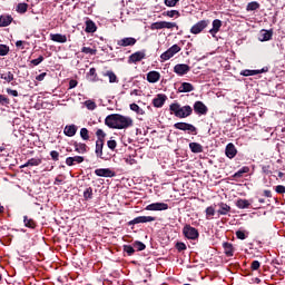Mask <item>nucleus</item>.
<instances>
[{
  "instance_id": "53",
  "label": "nucleus",
  "mask_w": 285,
  "mask_h": 285,
  "mask_svg": "<svg viewBox=\"0 0 285 285\" xmlns=\"http://www.w3.org/2000/svg\"><path fill=\"white\" fill-rule=\"evenodd\" d=\"M107 146L109 148V150H116L117 148V140L115 139H110L107 141Z\"/></svg>"
},
{
  "instance_id": "6",
  "label": "nucleus",
  "mask_w": 285,
  "mask_h": 285,
  "mask_svg": "<svg viewBox=\"0 0 285 285\" xmlns=\"http://www.w3.org/2000/svg\"><path fill=\"white\" fill-rule=\"evenodd\" d=\"M174 128L176 130H184L187 131L189 135H197V127H195V125L193 124H188V122H176L174 125Z\"/></svg>"
},
{
  "instance_id": "29",
  "label": "nucleus",
  "mask_w": 285,
  "mask_h": 285,
  "mask_svg": "<svg viewBox=\"0 0 285 285\" xmlns=\"http://www.w3.org/2000/svg\"><path fill=\"white\" fill-rule=\"evenodd\" d=\"M41 158H30L26 164L21 165L20 168H28L30 166H41Z\"/></svg>"
},
{
  "instance_id": "38",
  "label": "nucleus",
  "mask_w": 285,
  "mask_h": 285,
  "mask_svg": "<svg viewBox=\"0 0 285 285\" xmlns=\"http://www.w3.org/2000/svg\"><path fill=\"white\" fill-rule=\"evenodd\" d=\"M124 253H127L129 257H132L135 255V246L134 245H124L122 246Z\"/></svg>"
},
{
  "instance_id": "52",
  "label": "nucleus",
  "mask_w": 285,
  "mask_h": 285,
  "mask_svg": "<svg viewBox=\"0 0 285 285\" xmlns=\"http://www.w3.org/2000/svg\"><path fill=\"white\" fill-rule=\"evenodd\" d=\"M0 106H10V98L0 94Z\"/></svg>"
},
{
  "instance_id": "48",
  "label": "nucleus",
  "mask_w": 285,
  "mask_h": 285,
  "mask_svg": "<svg viewBox=\"0 0 285 285\" xmlns=\"http://www.w3.org/2000/svg\"><path fill=\"white\" fill-rule=\"evenodd\" d=\"M130 110H132L134 112H137V115H144V109H141L139 105L135 102L130 105Z\"/></svg>"
},
{
  "instance_id": "23",
  "label": "nucleus",
  "mask_w": 285,
  "mask_h": 285,
  "mask_svg": "<svg viewBox=\"0 0 285 285\" xmlns=\"http://www.w3.org/2000/svg\"><path fill=\"white\" fill-rule=\"evenodd\" d=\"M266 72V69H257V70H250V69H245L240 71V75L243 77H255V75H262Z\"/></svg>"
},
{
  "instance_id": "49",
  "label": "nucleus",
  "mask_w": 285,
  "mask_h": 285,
  "mask_svg": "<svg viewBox=\"0 0 285 285\" xmlns=\"http://www.w3.org/2000/svg\"><path fill=\"white\" fill-rule=\"evenodd\" d=\"M206 213V219H210V217H215V207L209 206L205 210Z\"/></svg>"
},
{
  "instance_id": "42",
  "label": "nucleus",
  "mask_w": 285,
  "mask_h": 285,
  "mask_svg": "<svg viewBox=\"0 0 285 285\" xmlns=\"http://www.w3.org/2000/svg\"><path fill=\"white\" fill-rule=\"evenodd\" d=\"M163 17H169L170 19H173V17H181V13H179L178 10H170L163 12Z\"/></svg>"
},
{
  "instance_id": "11",
  "label": "nucleus",
  "mask_w": 285,
  "mask_h": 285,
  "mask_svg": "<svg viewBox=\"0 0 285 285\" xmlns=\"http://www.w3.org/2000/svg\"><path fill=\"white\" fill-rule=\"evenodd\" d=\"M168 99V96L164 94H158L154 99H153V106L154 108H164V104H166V100Z\"/></svg>"
},
{
  "instance_id": "27",
  "label": "nucleus",
  "mask_w": 285,
  "mask_h": 285,
  "mask_svg": "<svg viewBox=\"0 0 285 285\" xmlns=\"http://www.w3.org/2000/svg\"><path fill=\"white\" fill-rule=\"evenodd\" d=\"M85 32L87 33H94L97 32V24L95 23V21L87 19L85 22Z\"/></svg>"
},
{
  "instance_id": "39",
  "label": "nucleus",
  "mask_w": 285,
  "mask_h": 285,
  "mask_svg": "<svg viewBox=\"0 0 285 285\" xmlns=\"http://www.w3.org/2000/svg\"><path fill=\"white\" fill-rule=\"evenodd\" d=\"M247 12L259 10V3L257 1L249 2L246 7Z\"/></svg>"
},
{
  "instance_id": "37",
  "label": "nucleus",
  "mask_w": 285,
  "mask_h": 285,
  "mask_svg": "<svg viewBox=\"0 0 285 285\" xmlns=\"http://www.w3.org/2000/svg\"><path fill=\"white\" fill-rule=\"evenodd\" d=\"M236 206H237V208H240V209L249 208L250 203H249L248 200H246V199L239 198V199L236 202Z\"/></svg>"
},
{
  "instance_id": "64",
  "label": "nucleus",
  "mask_w": 285,
  "mask_h": 285,
  "mask_svg": "<svg viewBox=\"0 0 285 285\" xmlns=\"http://www.w3.org/2000/svg\"><path fill=\"white\" fill-rule=\"evenodd\" d=\"M125 163L129 166H134V164H137V160L129 156L128 158H125Z\"/></svg>"
},
{
  "instance_id": "43",
  "label": "nucleus",
  "mask_w": 285,
  "mask_h": 285,
  "mask_svg": "<svg viewBox=\"0 0 285 285\" xmlns=\"http://www.w3.org/2000/svg\"><path fill=\"white\" fill-rule=\"evenodd\" d=\"M96 137V141H106V132L104 131V129H97Z\"/></svg>"
},
{
  "instance_id": "47",
  "label": "nucleus",
  "mask_w": 285,
  "mask_h": 285,
  "mask_svg": "<svg viewBox=\"0 0 285 285\" xmlns=\"http://www.w3.org/2000/svg\"><path fill=\"white\" fill-rule=\"evenodd\" d=\"M85 106H86L87 110H96L97 109V102H95L92 100H86Z\"/></svg>"
},
{
  "instance_id": "8",
  "label": "nucleus",
  "mask_w": 285,
  "mask_h": 285,
  "mask_svg": "<svg viewBox=\"0 0 285 285\" xmlns=\"http://www.w3.org/2000/svg\"><path fill=\"white\" fill-rule=\"evenodd\" d=\"M150 222H157V217L155 216H138L132 220L128 222V226H135L137 224H148Z\"/></svg>"
},
{
  "instance_id": "32",
  "label": "nucleus",
  "mask_w": 285,
  "mask_h": 285,
  "mask_svg": "<svg viewBox=\"0 0 285 285\" xmlns=\"http://www.w3.org/2000/svg\"><path fill=\"white\" fill-rule=\"evenodd\" d=\"M104 77L109 78V83H119V79L117 78V75L112 70H108L107 72L102 73Z\"/></svg>"
},
{
  "instance_id": "19",
  "label": "nucleus",
  "mask_w": 285,
  "mask_h": 285,
  "mask_svg": "<svg viewBox=\"0 0 285 285\" xmlns=\"http://www.w3.org/2000/svg\"><path fill=\"white\" fill-rule=\"evenodd\" d=\"M50 40L55 41V43H66L68 41V37L61 33H50Z\"/></svg>"
},
{
  "instance_id": "28",
  "label": "nucleus",
  "mask_w": 285,
  "mask_h": 285,
  "mask_svg": "<svg viewBox=\"0 0 285 285\" xmlns=\"http://www.w3.org/2000/svg\"><path fill=\"white\" fill-rule=\"evenodd\" d=\"M223 248L227 257H233V255H235V247H233V244L225 242L223 243Z\"/></svg>"
},
{
  "instance_id": "58",
  "label": "nucleus",
  "mask_w": 285,
  "mask_h": 285,
  "mask_svg": "<svg viewBox=\"0 0 285 285\" xmlns=\"http://www.w3.org/2000/svg\"><path fill=\"white\" fill-rule=\"evenodd\" d=\"M73 164H83L85 159L83 156H73Z\"/></svg>"
},
{
  "instance_id": "15",
  "label": "nucleus",
  "mask_w": 285,
  "mask_h": 285,
  "mask_svg": "<svg viewBox=\"0 0 285 285\" xmlns=\"http://www.w3.org/2000/svg\"><path fill=\"white\" fill-rule=\"evenodd\" d=\"M145 210H168L166 203H153L146 206Z\"/></svg>"
},
{
  "instance_id": "62",
  "label": "nucleus",
  "mask_w": 285,
  "mask_h": 285,
  "mask_svg": "<svg viewBox=\"0 0 285 285\" xmlns=\"http://www.w3.org/2000/svg\"><path fill=\"white\" fill-rule=\"evenodd\" d=\"M7 94L11 95V97H19V91L11 88H7Z\"/></svg>"
},
{
  "instance_id": "20",
  "label": "nucleus",
  "mask_w": 285,
  "mask_h": 285,
  "mask_svg": "<svg viewBox=\"0 0 285 285\" xmlns=\"http://www.w3.org/2000/svg\"><path fill=\"white\" fill-rule=\"evenodd\" d=\"M258 39L259 41H271V39H273V29H262Z\"/></svg>"
},
{
  "instance_id": "51",
  "label": "nucleus",
  "mask_w": 285,
  "mask_h": 285,
  "mask_svg": "<svg viewBox=\"0 0 285 285\" xmlns=\"http://www.w3.org/2000/svg\"><path fill=\"white\" fill-rule=\"evenodd\" d=\"M81 52H83V55H97V49H92L90 47H82Z\"/></svg>"
},
{
  "instance_id": "2",
  "label": "nucleus",
  "mask_w": 285,
  "mask_h": 285,
  "mask_svg": "<svg viewBox=\"0 0 285 285\" xmlns=\"http://www.w3.org/2000/svg\"><path fill=\"white\" fill-rule=\"evenodd\" d=\"M170 115H175L178 119H186L193 115V107L190 105L183 106L179 102H174L169 106Z\"/></svg>"
},
{
  "instance_id": "26",
  "label": "nucleus",
  "mask_w": 285,
  "mask_h": 285,
  "mask_svg": "<svg viewBox=\"0 0 285 285\" xmlns=\"http://www.w3.org/2000/svg\"><path fill=\"white\" fill-rule=\"evenodd\" d=\"M212 26L213 28L209 30V35H212V37H215V35H217V32H219V30L222 29V20L215 19Z\"/></svg>"
},
{
  "instance_id": "55",
  "label": "nucleus",
  "mask_w": 285,
  "mask_h": 285,
  "mask_svg": "<svg viewBox=\"0 0 285 285\" xmlns=\"http://www.w3.org/2000/svg\"><path fill=\"white\" fill-rule=\"evenodd\" d=\"M50 157H51L52 161H59V151L51 150L50 151Z\"/></svg>"
},
{
  "instance_id": "35",
  "label": "nucleus",
  "mask_w": 285,
  "mask_h": 285,
  "mask_svg": "<svg viewBox=\"0 0 285 285\" xmlns=\"http://www.w3.org/2000/svg\"><path fill=\"white\" fill-rule=\"evenodd\" d=\"M218 206V215H227L228 213H230V206H228V204L219 203Z\"/></svg>"
},
{
  "instance_id": "61",
  "label": "nucleus",
  "mask_w": 285,
  "mask_h": 285,
  "mask_svg": "<svg viewBox=\"0 0 285 285\" xmlns=\"http://www.w3.org/2000/svg\"><path fill=\"white\" fill-rule=\"evenodd\" d=\"M26 45H28V42H26V41H23V40H18L17 42H16V48H20V50H23L26 47H23V46H26Z\"/></svg>"
},
{
  "instance_id": "34",
  "label": "nucleus",
  "mask_w": 285,
  "mask_h": 285,
  "mask_svg": "<svg viewBox=\"0 0 285 285\" xmlns=\"http://www.w3.org/2000/svg\"><path fill=\"white\" fill-rule=\"evenodd\" d=\"M247 173H250V167L248 166H244L242 167L238 171H236L233 177L235 179H239V177H244V175H246Z\"/></svg>"
},
{
  "instance_id": "17",
  "label": "nucleus",
  "mask_w": 285,
  "mask_h": 285,
  "mask_svg": "<svg viewBox=\"0 0 285 285\" xmlns=\"http://www.w3.org/2000/svg\"><path fill=\"white\" fill-rule=\"evenodd\" d=\"M95 175L97 177H115L116 174L110 168H98L95 170Z\"/></svg>"
},
{
  "instance_id": "50",
  "label": "nucleus",
  "mask_w": 285,
  "mask_h": 285,
  "mask_svg": "<svg viewBox=\"0 0 285 285\" xmlns=\"http://www.w3.org/2000/svg\"><path fill=\"white\" fill-rule=\"evenodd\" d=\"M175 248L178 253H183V250H187L188 247L186 246V243L177 242Z\"/></svg>"
},
{
  "instance_id": "41",
  "label": "nucleus",
  "mask_w": 285,
  "mask_h": 285,
  "mask_svg": "<svg viewBox=\"0 0 285 285\" xmlns=\"http://www.w3.org/2000/svg\"><path fill=\"white\" fill-rule=\"evenodd\" d=\"M17 12H19L20 14H26V12H28V3L26 2L18 3Z\"/></svg>"
},
{
  "instance_id": "33",
  "label": "nucleus",
  "mask_w": 285,
  "mask_h": 285,
  "mask_svg": "<svg viewBox=\"0 0 285 285\" xmlns=\"http://www.w3.org/2000/svg\"><path fill=\"white\" fill-rule=\"evenodd\" d=\"M189 148L191 153H195V154L204 153V146H202V144L199 142H190Z\"/></svg>"
},
{
  "instance_id": "14",
  "label": "nucleus",
  "mask_w": 285,
  "mask_h": 285,
  "mask_svg": "<svg viewBox=\"0 0 285 285\" xmlns=\"http://www.w3.org/2000/svg\"><path fill=\"white\" fill-rule=\"evenodd\" d=\"M135 43H137V39L132 37L122 38L117 41V46H119L120 48H128V46L131 47V46H135Z\"/></svg>"
},
{
  "instance_id": "22",
  "label": "nucleus",
  "mask_w": 285,
  "mask_h": 285,
  "mask_svg": "<svg viewBox=\"0 0 285 285\" xmlns=\"http://www.w3.org/2000/svg\"><path fill=\"white\" fill-rule=\"evenodd\" d=\"M73 148L75 151L78 153L79 155H86V153H88V145H86L85 142H73Z\"/></svg>"
},
{
  "instance_id": "46",
  "label": "nucleus",
  "mask_w": 285,
  "mask_h": 285,
  "mask_svg": "<svg viewBox=\"0 0 285 285\" xmlns=\"http://www.w3.org/2000/svg\"><path fill=\"white\" fill-rule=\"evenodd\" d=\"M10 52V47L7 45H0V57H6Z\"/></svg>"
},
{
  "instance_id": "16",
  "label": "nucleus",
  "mask_w": 285,
  "mask_h": 285,
  "mask_svg": "<svg viewBox=\"0 0 285 285\" xmlns=\"http://www.w3.org/2000/svg\"><path fill=\"white\" fill-rule=\"evenodd\" d=\"M225 155L226 157H228V159H235V157L237 156V148L233 142L227 144L225 148Z\"/></svg>"
},
{
  "instance_id": "31",
  "label": "nucleus",
  "mask_w": 285,
  "mask_h": 285,
  "mask_svg": "<svg viewBox=\"0 0 285 285\" xmlns=\"http://www.w3.org/2000/svg\"><path fill=\"white\" fill-rule=\"evenodd\" d=\"M23 224H24L26 228H31L32 230H35V228H37L36 220L28 216H23Z\"/></svg>"
},
{
  "instance_id": "12",
  "label": "nucleus",
  "mask_w": 285,
  "mask_h": 285,
  "mask_svg": "<svg viewBox=\"0 0 285 285\" xmlns=\"http://www.w3.org/2000/svg\"><path fill=\"white\" fill-rule=\"evenodd\" d=\"M0 79L4 81V83H11V86H17L14 81V71H4L0 73Z\"/></svg>"
},
{
  "instance_id": "1",
  "label": "nucleus",
  "mask_w": 285,
  "mask_h": 285,
  "mask_svg": "<svg viewBox=\"0 0 285 285\" xmlns=\"http://www.w3.org/2000/svg\"><path fill=\"white\" fill-rule=\"evenodd\" d=\"M105 126L114 130H126L132 126V118L121 114H111L105 118Z\"/></svg>"
},
{
  "instance_id": "4",
  "label": "nucleus",
  "mask_w": 285,
  "mask_h": 285,
  "mask_svg": "<svg viewBox=\"0 0 285 285\" xmlns=\"http://www.w3.org/2000/svg\"><path fill=\"white\" fill-rule=\"evenodd\" d=\"M183 235L186 237V239H191L195 242V239H199V230L197 228L186 224L183 227Z\"/></svg>"
},
{
  "instance_id": "54",
  "label": "nucleus",
  "mask_w": 285,
  "mask_h": 285,
  "mask_svg": "<svg viewBox=\"0 0 285 285\" xmlns=\"http://www.w3.org/2000/svg\"><path fill=\"white\" fill-rule=\"evenodd\" d=\"M177 3H179V0H165V6H167V8H175Z\"/></svg>"
},
{
  "instance_id": "7",
  "label": "nucleus",
  "mask_w": 285,
  "mask_h": 285,
  "mask_svg": "<svg viewBox=\"0 0 285 285\" xmlns=\"http://www.w3.org/2000/svg\"><path fill=\"white\" fill-rule=\"evenodd\" d=\"M177 52H181V47L174 45L167 51L160 55V59L163 61H168L169 59H173V56L177 55Z\"/></svg>"
},
{
  "instance_id": "40",
  "label": "nucleus",
  "mask_w": 285,
  "mask_h": 285,
  "mask_svg": "<svg viewBox=\"0 0 285 285\" xmlns=\"http://www.w3.org/2000/svg\"><path fill=\"white\" fill-rule=\"evenodd\" d=\"M88 77L90 81H99V78L97 77V69L96 68H90L88 72Z\"/></svg>"
},
{
  "instance_id": "24",
  "label": "nucleus",
  "mask_w": 285,
  "mask_h": 285,
  "mask_svg": "<svg viewBox=\"0 0 285 285\" xmlns=\"http://www.w3.org/2000/svg\"><path fill=\"white\" fill-rule=\"evenodd\" d=\"M159 79H161V73H159V71H149L147 73V81L149 83H157Z\"/></svg>"
},
{
  "instance_id": "10",
  "label": "nucleus",
  "mask_w": 285,
  "mask_h": 285,
  "mask_svg": "<svg viewBox=\"0 0 285 285\" xmlns=\"http://www.w3.org/2000/svg\"><path fill=\"white\" fill-rule=\"evenodd\" d=\"M190 70V66L186 63H178L174 67V72L178 75V77H184V75H188Z\"/></svg>"
},
{
  "instance_id": "18",
  "label": "nucleus",
  "mask_w": 285,
  "mask_h": 285,
  "mask_svg": "<svg viewBox=\"0 0 285 285\" xmlns=\"http://www.w3.org/2000/svg\"><path fill=\"white\" fill-rule=\"evenodd\" d=\"M104 146H105V141L96 140L95 155L96 157H98V159H106V157H104Z\"/></svg>"
},
{
  "instance_id": "45",
  "label": "nucleus",
  "mask_w": 285,
  "mask_h": 285,
  "mask_svg": "<svg viewBox=\"0 0 285 285\" xmlns=\"http://www.w3.org/2000/svg\"><path fill=\"white\" fill-rule=\"evenodd\" d=\"M134 248H136L138 252L146 250V244H144L140 240H136L132 244Z\"/></svg>"
},
{
  "instance_id": "30",
  "label": "nucleus",
  "mask_w": 285,
  "mask_h": 285,
  "mask_svg": "<svg viewBox=\"0 0 285 285\" xmlns=\"http://www.w3.org/2000/svg\"><path fill=\"white\" fill-rule=\"evenodd\" d=\"M195 90V86L190 82H183L178 88V92H193Z\"/></svg>"
},
{
  "instance_id": "25",
  "label": "nucleus",
  "mask_w": 285,
  "mask_h": 285,
  "mask_svg": "<svg viewBox=\"0 0 285 285\" xmlns=\"http://www.w3.org/2000/svg\"><path fill=\"white\" fill-rule=\"evenodd\" d=\"M77 125H67L63 129L66 137H75L77 135Z\"/></svg>"
},
{
  "instance_id": "57",
  "label": "nucleus",
  "mask_w": 285,
  "mask_h": 285,
  "mask_svg": "<svg viewBox=\"0 0 285 285\" xmlns=\"http://www.w3.org/2000/svg\"><path fill=\"white\" fill-rule=\"evenodd\" d=\"M236 237H237V239H242V240H244V239H246V233L244 232V230H237L236 232Z\"/></svg>"
},
{
  "instance_id": "9",
  "label": "nucleus",
  "mask_w": 285,
  "mask_h": 285,
  "mask_svg": "<svg viewBox=\"0 0 285 285\" xmlns=\"http://www.w3.org/2000/svg\"><path fill=\"white\" fill-rule=\"evenodd\" d=\"M142 59H146V50L136 51L128 58V63H139V61H142Z\"/></svg>"
},
{
  "instance_id": "44",
  "label": "nucleus",
  "mask_w": 285,
  "mask_h": 285,
  "mask_svg": "<svg viewBox=\"0 0 285 285\" xmlns=\"http://www.w3.org/2000/svg\"><path fill=\"white\" fill-rule=\"evenodd\" d=\"M83 199L86 202L92 199V187H87L83 191Z\"/></svg>"
},
{
  "instance_id": "59",
  "label": "nucleus",
  "mask_w": 285,
  "mask_h": 285,
  "mask_svg": "<svg viewBox=\"0 0 285 285\" xmlns=\"http://www.w3.org/2000/svg\"><path fill=\"white\" fill-rule=\"evenodd\" d=\"M43 56H39L37 59L31 60L32 66H39V63H42Z\"/></svg>"
},
{
  "instance_id": "5",
  "label": "nucleus",
  "mask_w": 285,
  "mask_h": 285,
  "mask_svg": "<svg viewBox=\"0 0 285 285\" xmlns=\"http://www.w3.org/2000/svg\"><path fill=\"white\" fill-rule=\"evenodd\" d=\"M207 26H210V20H200L190 28L189 32L191 35H202Z\"/></svg>"
},
{
  "instance_id": "63",
  "label": "nucleus",
  "mask_w": 285,
  "mask_h": 285,
  "mask_svg": "<svg viewBox=\"0 0 285 285\" xmlns=\"http://www.w3.org/2000/svg\"><path fill=\"white\" fill-rule=\"evenodd\" d=\"M79 86V82L76 79H71L69 81V90H72V88H77Z\"/></svg>"
},
{
  "instance_id": "36",
  "label": "nucleus",
  "mask_w": 285,
  "mask_h": 285,
  "mask_svg": "<svg viewBox=\"0 0 285 285\" xmlns=\"http://www.w3.org/2000/svg\"><path fill=\"white\" fill-rule=\"evenodd\" d=\"M80 137L83 141L90 140V131L88 130V128L83 127L80 129Z\"/></svg>"
},
{
  "instance_id": "3",
  "label": "nucleus",
  "mask_w": 285,
  "mask_h": 285,
  "mask_svg": "<svg viewBox=\"0 0 285 285\" xmlns=\"http://www.w3.org/2000/svg\"><path fill=\"white\" fill-rule=\"evenodd\" d=\"M149 28L150 30H164V28H167V30H171V28H176V30H179V26H177V22L168 21L153 22Z\"/></svg>"
},
{
  "instance_id": "21",
  "label": "nucleus",
  "mask_w": 285,
  "mask_h": 285,
  "mask_svg": "<svg viewBox=\"0 0 285 285\" xmlns=\"http://www.w3.org/2000/svg\"><path fill=\"white\" fill-rule=\"evenodd\" d=\"M12 21H14V18L10 14L0 16V28H8Z\"/></svg>"
},
{
  "instance_id": "60",
  "label": "nucleus",
  "mask_w": 285,
  "mask_h": 285,
  "mask_svg": "<svg viewBox=\"0 0 285 285\" xmlns=\"http://www.w3.org/2000/svg\"><path fill=\"white\" fill-rule=\"evenodd\" d=\"M275 191L278 193V195L285 194V186L284 185H277L275 188Z\"/></svg>"
},
{
  "instance_id": "56",
  "label": "nucleus",
  "mask_w": 285,
  "mask_h": 285,
  "mask_svg": "<svg viewBox=\"0 0 285 285\" xmlns=\"http://www.w3.org/2000/svg\"><path fill=\"white\" fill-rule=\"evenodd\" d=\"M259 266H262V263L259 261H254L250 265L252 271H259Z\"/></svg>"
},
{
  "instance_id": "13",
  "label": "nucleus",
  "mask_w": 285,
  "mask_h": 285,
  "mask_svg": "<svg viewBox=\"0 0 285 285\" xmlns=\"http://www.w3.org/2000/svg\"><path fill=\"white\" fill-rule=\"evenodd\" d=\"M194 111L196 115H208V107L200 100L194 104Z\"/></svg>"
}]
</instances>
